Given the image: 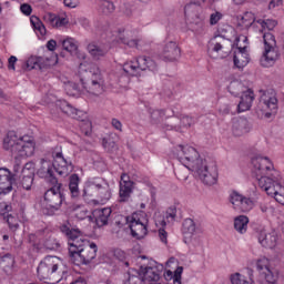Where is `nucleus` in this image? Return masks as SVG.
Listing matches in <instances>:
<instances>
[{
	"label": "nucleus",
	"mask_w": 284,
	"mask_h": 284,
	"mask_svg": "<svg viewBox=\"0 0 284 284\" xmlns=\"http://www.w3.org/2000/svg\"><path fill=\"white\" fill-rule=\"evenodd\" d=\"M18 59L17 57L14 55H11L9 59H8V70H16V63H17Z\"/></svg>",
	"instance_id": "obj_61"
},
{
	"label": "nucleus",
	"mask_w": 284,
	"mask_h": 284,
	"mask_svg": "<svg viewBox=\"0 0 284 284\" xmlns=\"http://www.w3.org/2000/svg\"><path fill=\"white\" fill-rule=\"evenodd\" d=\"M97 252H99V246L94 242H87L82 250H80L75 256L71 260L73 265H90L94 258H97Z\"/></svg>",
	"instance_id": "obj_13"
},
{
	"label": "nucleus",
	"mask_w": 284,
	"mask_h": 284,
	"mask_svg": "<svg viewBox=\"0 0 284 284\" xmlns=\"http://www.w3.org/2000/svg\"><path fill=\"white\" fill-rule=\"evenodd\" d=\"M111 125L112 128H114V130H118L119 132H123V124L116 118H113L111 120Z\"/></svg>",
	"instance_id": "obj_58"
},
{
	"label": "nucleus",
	"mask_w": 284,
	"mask_h": 284,
	"mask_svg": "<svg viewBox=\"0 0 284 284\" xmlns=\"http://www.w3.org/2000/svg\"><path fill=\"white\" fill-rule=\"evenodd\" d=\"M161 272H163V264H156V261H151L149 265L140 267V276L144 283H159L161 281Z\"/></svg>",
	"instance_id": "obj_16"
},
{
	"label": "nucleus",
	"mask_w": 284,
	"mask_h": 284,
	"mask_svg": "<svg viewBox=\"0 0 284 284\" xmlns=\"http://www.w3.org/2000/svg\"><path fill=\"white\" fill-rule=\"evenodd\" d=\"M183 274V266H178L174 271L173 283L181 284V275Z\"/></svg>",
	"instance_id": "obj_54"
},
{
	"label": "nucleus",
	"mask_w": 284,
	"mask_h": 284,
	"mask_svg": "<svg viewBox=\"0 0 284 284\" xmlns=\"http://www.w3.org/2000/svg\"><path fill=\"white\" fill-rule=\"evenodd\" d=\"M51 185L52 187L47 190L43 195L44 206L42 207V212L47 216H54V213L61 210V205H63V201H65V195H63L61 191L63 184L57 182V184Z\"/></svg>",
	"instance_id": "obj_4"
},
{
	"label": "nucleus",
	"mask_w": 284,
	"mask_h": 284,
	"mask_svg": "<svg viewBox=\"0 0 284 284\" xmlns=\"http://www.w3.org/2000/svg\"><path fill=\"white\" fill-rule=\"evenodd\" d=\"M34 183V171L28 169V164L22 169V176L20 178V184L23 190H32Z\"/></svg>",
	"instance_id": "obj_30"
},
{
	"label": "nucleus",
	"mask_w": 284,
	"mask_h": 284,
	"mask_svg": "<svg viewBox=\"0 0 284 284\" xmlns=\"http://www.w3.org/2000/svg\"><path fill=\"white\" fill-rule=\"evenodd\" d=\"M254 21H256V17H254L252 12H245L242 17V24L244 28H252Z\"/></svg>",
	"instance_id": "obj_44"
},
{
	"label": "nucleus",
	"mask_w": 284,
	"mask_h": 284,
	"mask_svg": "<svg viewBox=\"0 0 284 284\" xmlns=\"http://www.w3.org/2000/svg\"><path fill=\"white\" fill-rule=\"evenodd\" d=\"M0 264L2 265L3 272H6V274H10V272H12V267H14V257L12 254L7 253L0 257Z\"/></svg>",
	"instance_id": "obj_37"
},
{
	"label": "nucleus",
	"mask_w": 284,
	"mask_h": 284,
	"mask_svg": "<svg viewBox=\"0 0 284 284\" xmlns=\"http://www.w3.org/2000/svg\"><path fill=\"white\" fill-rule=\"evenodd\" d=\"M7 223L10 230H19V222L17 221V217L12 215H7Z\"/></svg>",
	"instance_id": "obj_52"
},
{
	"label": "nucleus",
	"mask_w": 284,
	"mask_h": 284,
	"mask_svg": "<svg viewBox=\"0 0 284 284\" xmlns=\"http://www.w3.org/2000/svg\"><path fill=\"white\" fill-rule=\"evenodd\" d=\"M138 275L132 274L131 272L128 273V280L125 284H143L145 281L141 276V271L135 272Z\"/></svg>",
	"instance_id": "obj_42"
},
{
	"label": "nucleus",
	"mask_w": 284,
	"mask_h": 284,
	"mask_svg": "<svg viewBox=\"0 0 284 284\" xmlns=\"http://www.w3.org/2000/svg\"><path fill=\"white\" fill-rule=\"evenodd\" d=\"M43 21L49 23L52 28H63V26H68L70 21L67 18H61L54 13H47L43 16Z\"/></svg>",
	"instance_id": "obj_31"
},
{
	"label": "nucleus",
	"mask_w": 284,
	"mask_h": 284,
	"mask_svg": "<svg viewBox=\"0 0 284 284\" xmlns=\"http://www.w3.org/2000/svg\"><path fill=\"white\" fill-rule=\"evenodd\" d=\"M122 43H124V45H129V48H138L139 47V41H136V40H126L125 38H122Z\"/></svg>",
	"instance_id": "obj_59"
},
{
	"label": "nucleus",
	"mask_w": 284,
	"mask_h": 284,
	"mask_svg": "<svg viewBox=\"0 0 284 284\" xmlns=\"http://www.w3.org/2000/svg\"><path fill=\"white\" fill-rule=\"evenodd\" d=\"M260 105L264 112H266V119H270V116H272V114H276V111L278 110V99L276 95L264 91L260 98ZM267 110H270V112H267Z\"/></svg>",
	"instance_id": "obj_21"
},
{
	"label": "nucleus",
	"mask_w": 284,
	"mask_h": 284,
	"mask_svg": "<svg viewBox=\"0 0 284 284\" xmlns=\"http://www.w3.org/2000/svg\"><path fill=\"white\" fill-rule=\"evenodd\" d=\"M101 10L103 14H112L115 10L114 2L103 0L101 3Z\"/></svg>",
	"instance_id": "obj_46"
},
{
	"label": "nucleus",
	"mask_w": 284,
	"mask_h": 284,
	"mask_svg": "<svg viewBox=\"0 0 284 284\" xmlns=\"http://www.w3.org/2000/svg\"><path fill=\"white\" fill-rule=\"evenodd\" d=\"M60 232L64 234L69 245V258L72 261L80 250H83L88 240L81 237V230L72 229V224L69 221L60 225Z\"/></svg>",
	"instance_id": "obj_5"
},
{
	"label": "nucleus",
	"mask_w": 284,
	"mask_h": 284,
	"mask_svg": "<svg viewBox=\"0 0 284 284\" xmlns=\"http://www.w3.org/2000/svg\"><path fill=\"white\" fill-rule=\"evenodd\" d=\"M43 58L31 57L26 62L27 70H41L43 65L41 64Z\"/></svg>",
	"instance_id": "obj_38"
},
{
	"label": "nucleus",
	"mask_w": 284,
	"mask_h": 284,
	"mask_svg": "<svg viewBox=\"0 0 284 284\" xmlns=\"http://www.w3.org/2000/svg\"><path fill=\"white\" fill-rule=\"evenodd\" d=\"M250 121L245 118H240L233 122V134L234 136H243L250 132Z\"/></svg>",
	"instance_id": "obj_28"
},
{
	"label": "nucleus",
	"mask_w": 284,
	"mask_h": 284,
	"mask_svg": "<svg viewBox=\"0 0 284 284\" xmlns=\"http://www.w3.org/2000/svg\"><path fill=\"white\" fill-rule=\"evenodd\" d=\"M132 185H134V182L130 181V176L123 173L120 181V203L130 201V195L132 194Z\"/></svg>",
	"instance_id": "obj_24"
},
{
	"label": "nucleus",
	"mask_w": 284,
	"mask_h": 284,
	"mask_svg": "<svg viewBox=\"0 0 284 284\" xmlns=\"http://www.w3.org/2000/svg\"><path fill=\"white\" fill-rule=\"evenodd\" d=\"M8 212H12V205L0 202V214H8Z\"/></svg>",
	"instance_id": "obj_57"
},
{
	"label": "nucleus",
	"mask_w": 284,
	"mask_h": 284,
	"mask_svg": "<svg viewBox=\"0 0 284 284\" xmlns=\"http://www.w3.org/2000/svg\"><path fill=\"white\" fill-rule=\"evenodd\" d=\"M125 219L133 239L141 240L148 236V220H141L136 213H133L131 216H126Z\"/></svg>",
	"instance_id": "obj_14"
},
{
	"label": "nucleus",
	"mask_w": 284,
	"mask_h": 284,
	"mask_svg": "<svg viewBox=\"0 0 284 284\" xmlns=\"http://www.w3.org/2000/svg\"><path fill=\"white\" fill-rule=\"evenodd\" d=\"M87 50L93 59H99L100 57H105L108 54V50L105 48L99 47L94 42L89 43Z\"/></svg>",
	"instance_id": "obj_36"
},
{
	"label": "nucleus",
	"mask_w": 284,
	"mask_h": 284,
	"mask_svg": "<svg viewBox=\"0 0 284 284\" xmlns=\"http://www.w3.org/2000/svg\"><path fill=\"white\" fill-rule=\"evenodd\" d=\"M256 268L260 272L262 278H264L263 284H276L278 275L273 273L270 268V260L267 257H262L256 262Z\"/></svg>",
	"instance_id": "obj_20"
},
{
	"label": "nucleus",
	"mask_w": 284,
	"mask_h": 284,
	"mask_svg": "<svg viewBox=\"0 0 284 284\" xmlns=\"http://www.w3.org/2000/svg\"><path fill=\"white\" fill-rule=\"evenodd\" d=\"M178 152H181L178 153L180 163H183L184 168L191 170V172L199 170V165H202V163L205 161L200 158L199 151L190 145H179Z\"/></svg>",
	"instance_id": "obj_10"
},
{
	"label": "nucleus",
	"mask_w": 284,
	"mask_h": 284,
	"mask_svg": "<svg viewBox=\"0 0 284 284\" xmlns=\"http://www.w3.org/2000/svg\"><path fill=\"white\" fill-rule=\"evenodd\" d=\"M51 156L53 159L52 164L47 163L42 165L38 170V176H40V179H47L49 183L53 185L59 183V180L54 176V171L59 176L65 178L74 170V165H72V162H68V160L63 158L61 146H55L51 152Z\"/></svg>",
	"instance_id": "obj_1"
},
{
	"label": "nucleus",
	"mask_w": 284,
	"mask_h": 284,
	"mask_svg": "<svg viewBox=\"0 0 284 284\" xmlns=\"http://www.w3.org/2000/svg\"><path fill=\"white\" fill-rule=\"evenodd\" d=\"M250 223V217L245 215H239L234 219V230L240 234H245L247 232V224Z\"/></svg>",
	"instance_id": "obj_35"
},
{
	"label": "nucleus",
	"mask_w": 284,
	"mask_h": 284,
	"mask_svg": "<svg viewBox=\"0 0 284 284\" xmlns=\"http://www.w3.org/2000/svg\"><path fill=\"white\" fill-rule=\"evenodd\" d=\"M258 183V187L264 190L268 196H273L277 203L284 205V194L278 192L282 190L281 183L278 182V176L271 174V175H262L255 178Z\"/></svg>",
	"instance_id": "obj_9"
},
{
	"label": "nucleus",
	"mask_w": 284,
	"mask_h": 284,
	"mask_svg": "<svg viewBox=\"0 0 284 284\" xmlns=\"http://www.w3.org/2000/svg\"><path fill=\"white\" fill-rule=\"evenodd\" d=\"M257 23L262 26V28H266V30H274L276 26H278V22L274 19H266V20H257Z\"/></svg>",
	"instance_id": "obj_45"
},
{
	"label": "nucleus",
	"mask_w": 284,
	"mask_h": 284,
	"mask_svg": "<svg viewBox=\"0 0 284 284\" xmlns=\"http://www.w3.org/2000/svg\"><path fill=\"white\" fill-rule=\"evenodd\" d=\"M63 3L67 8H77L79 0H64Z\"/></svg>",
	"instance_id": "obj_63"
},
{
	"label": "nucleus",
	"mask_w": 284,
	"mask_h": 284,
	"mask_svg": "<svg viewBox=\"0 0 284 284\" xmlns=\"http://www.w3.org/2000/svg\"><path fill=\"white\" fill-rule=\"evenodd\" d=\"M111 214H112V209H108V207L94 211L95 224L99 227H103L108 225V221H110Z\"/></svg>",
	"instance_id": "obj_33"
},
{
	"label": "nucleus",
	"mask_w": 284,
	"mask_h": 284,
	"mask_svg": "<svg viewBox=\"0 0 284 284\" xmlns=\"http://www.w3.org/2000/svg\"><path fill=\"white\" fill-rule=\"evenodd\" d=\"M196 123V120L194 118H190L189 115H184L181 118V124L183 128H192Z\"/></svg>",
	"instance_id": "obj_51"
},
{
	"label": "nucleus",
	"mask_w": 284,
	"mask_h": 284,
	"mask_svg": "<svg viewBox=\"0 0 284 284\" xmlns=\"http://www.w3.org/2000/svg\"><path fill=\"white\" fill-rule=\"evenodd\" d=\"M58 105L63 114H67V116H70L71 119H75V121H81V114H83V112L72 106L68 101L62 100Z\"/></svg>",
	"instance_id": "obj_27"
},
{
	"label": "nucleus",
	"mask_w": 284,
	"mask_h": 284,
	"mask_svg": "<svg viewBox=\"0 0 284 284\" xmlns=\"http://www.w3.org/2000/svg\"><path fill=\"white\" fill-rule=\"evenodd\" d=\"M150 70L151 72L159 71V64L152 58L139 55L135 60L123 64V71L130 77H141V72Z\"/></svg>",
	"instance_id": "obj_8"
},
{
	"label": "nucleus",
	"mask_w": 284,
	"mask_h": 284,
	"mask_svg": "<svg viewBox=\"0 0 284 284\" xmlns=\"http://www.w3.org/2000/svg\"><path fill=\"white\" fill-rule=\"evenodd\" d=\"M241 41H243V43H247V37L239 36L235 39V45L237 50L234 52L233 63L239 70H242V68H245V65L250 63V53H247V45L239 44L241 43Z\"/></svg>",
	"instance_id": "obj_15"
},
{
	"label": "nucleus",
	"mask_w": 284,
	"mask_h": 284,
	"mask_svg": "<svg viewBox=\"0 0 284 284\" xmlns=\"http://www.w3.org/2000/svg\"><path fill=\"white\" fill-rule=\"evenodd\" d=\"M31 26H33V29L36 32H39L41 37H44L47 30H45V24L39 19V17L32 16L30 18Z\"/></svg>",
	"instance_id": "obj_39"
},
{
	"label": "nucleus",
	"mask_w": 284,
	"mask_h": 284,
	"mask_svg": "<svg viewBox=\"0 0 284 284\" xmlns=\"http://www.w3.org/2000/svg\"><path fill=\"white\" fill-rule=\"evenodd\" d=\"M253 163V176L261 178V176H270L272 171L274 170V164L267 158H255L252 160Z\"/></svg>",
	"instance_id": "obj_18"
},
{
	"label": "nucleus",
	"mask_w": 284,
	"mask_h": 284,
	"mask_svg": "<svg viewBox=\"0 0 284 284\" xmlns=\"http://www.w3.org/2000/svg\"><path fill=\"white\" fill-rule=\"evenodd\" d=\"M48 236V239L44 241L43 246L45 250H59L61 247V244L57 242V239L52 237V234L50 233V230L48 229H42L37 231L38 236Z\"/></svg>",
	"instance_id": "obj_29"
},
{
	"label": "nucleus",
	"mask_w": 284,
	"mask_h": 284,
	"mask_svg": "<svg viewBox=\"0 0 284 284\" xmlns=\"http://www.w3.org/2000/svg\"><path fill=\"white\" fill-rule=\"evenodd\" d=\"M223 19V13L216 11L215 13H212L210 16V24L211 26H216V23H219L220 20Z\"/></svg>",
	"instance_id": "obj_53"
},
{
	"label": "nucleus",
	"mask_w": 284,
	"mask_h": 284,
	"mask_svg": "<svg viewBox=\"0 0 284 284\" xmlns=\"http://www.w3.org/2000/svg\"><path fill=\"white\" fill-rule=\"evenodd\" d=\"M159 237L164 245H168V233L164 231V229H159Z\"/></svg>",
	"instance_id": "obj_60"
},
{
	"label": "nucleus",
	"mask_w": 284,
	"mask_h": 284,
	"mask_svg": "<svg viewBox=\"0 0 284 284\" xmlns=\"http://www.w3.org/2000/svg\"><path fill=\"white\" fill-rule=\"evenodd\" d=\"M182 232L183 234H189L190 236H192L194 232H196V224L194 223V220L192 219L184 220L182 224Z\"/></svg>",
	"instance_id": "obj_40"
},
{
	"label": "nucleus",
	"mask_w": 284,
	"mask_h": 284,
	"mask_svg": "<svg viewBox=\"0 0 284 284\" xmlns=\"http://www.w3.org/2000/svg\"><path fill=\"white\" fill-rule=\"evenodd\" d=\"M112 254L114 258H116L118 261H121L122 263L123 261H125V258H128V254H125V251L121 248H113Z\"/></svg>",
	"instance_id": "obj_50"
},
{
	"label": "nucleus",
	"mask_w": 284,
	"mask_h": 284,
	"mask_svg": "<svg viewBox=\"0 0 284 284\" xmlns=\"http://www.w3.org/2000/svg\"><path fill=\"white\" fill-rule=\"evenodd\" d=\"M14 156V162H13V172L17 174L21 172V155L13 154Z\"/></svg>",
	"instance_id": "obj_55"
},
{
	"label": "nucleus",
	"mask_w": 284,
	"mask_h": 284,
	"mask_svg": "<svg viewBox=\"0 0 284 284\" xmlns=\"http://www.w3.org/2000/svg\"><path fill=\"white\" fill-rule=\"evenodd\" d=\"M276 241L277 236L274 233L267 234L265 231L260 232L258 243H261L263 247H268L272 250V247H276Z\"/></svg>",
	"instance_id": "obj_32"
},
{
	"label": "nucleus",
	"mask_w": 284,
	"mask_h": 284,
	"mask_svg": "<svg viewBox=\"0 0 284 284\" xmlns=\"http://www.w3.org/2000/svg\"><path fill=\"white\" fill-rule=\"evenodd\" d=\"M62 48L67 52H77L79 45H77V41L73 38H67L64 41H62Z\"/></svg>",
	"instance_id": "obj_41"
},
{
	"label": "nucleus",
	"mask_w": 284,
	"mask_h": 284,
	"mask_svg": "<svg viewBox=\"0 0 284 284\" xmlns=\"http://www.w3.org/2000/svg\"><path fill=\"white\" fill-rule=\"evenodd\" d=\"M230 202L234 210H237L239 212H250L254 207V201H252V199L246 197L236 191L231 193Z\"/></svg>",
	"instance_id": "obj_19"
},
{
	"label": "nucleus",
	"mask_w": 284,
	"mask_h": 284,
	"mask_svg": "<svg viewBox=\"0 0 284 284\" xmlns=\"http://www.w3.org/2000/svg\"><path fill=\"white\" fill-rule=\"evenodd\" d=\"M20 10L22 14H26V17H30L32 14V6L28 3H23L20 6Z\"/></svg>",
	"instance_id": "obj_56"
},
{
	"label": "nucleus",
	"mask_w": 284,
	"mask_h": 284,
	"mask_svg": "<svg viewBox=\"0 0 284 284\" xmlns=\"http://www.w3.org/2000/svg\"><path fill=\"white\" fill-rule=\"evenodd\" d=\"M14 184V174L8 169H0V196H6L12 192Z\"/></svg>",
	"instance_id": "obj_22"
},
{
	"label": "nucleus",
	"mask_w": 284,
	"mask_h": 284,
	"mask_svg": "<svg viewBox=\"0 0 284 284\" xmlns=\"http://www.w3.org/2000/svg\"><path fill=\"white\" fill-rule=\"evenodd\" d=\"M38 278L44 283L57 284L61 281V271H59V258L57 256L45 257L38 266Z\"/></svg>",
	"instance_id": "obj_6"
},
{
	"label": "nucleus",
	"mask_w": 284,
	"mask_h": 284,
	"mask_svg": "<svg viewBox=\"0 0 284 284\" xmlns=\"http://www.w3.org/2000/svg\"><path fill=\"white\" fill-rule=\"evenodd\" d=\"M165 219L168 223H174L176 221V206H170L165 212Z\"/></svg>",
	"instance_id": "obj_48"
},
{
	"label": "nucleus",
	"mask_w": 284,
	"mask_h": 284,
	"mask_svg": "<svg viewBox=\"0 0 284 284\" xmlns=\"http://www.w3.org/2000/svg\"><path fill=\"white\" fill-rule=\"evenodd\" d=\"M201 7L196 3H189L184 7L185 19L189 26H191V30H193V32H201L205 26L203 16L199 13Z\"/></svg>",
	"instance_id": "obj_11"
},
{
	"label": "nucleus",
	"mask_w": 284,
	"mask_h": 284,
	"mask_svg": "<svg viewBox=\"0 0 284 284\" xmlns=\"http://www.w3.org/2000/svg\"><path fill=\"white\" fill-rule=\"evenodd\" d=\"M193 172L197 174L204 185H215L216 181H219V169L214 162L207 163L204 160L202 165H199V170H193Z\"/></svg>",
	"instance_id": "obj_12"
},
{
	"label": "nucleus",
	"mask_w": 284,
	"mask_h": 284,
	"mask_svg": "<svg viewBox=\"0 0 284 284\" xmlns=\"http://www.w3.org/2000/svg\"><path fill=\"white\" fill-rule=\"evenodd\" d=\"M252 103H254V91L247 89L242 92L241 100L237 104V112H247L252 108Z\"/></svg>",
	"instance_id": "obj_26"
},
{
	"label": "nucleus",
	"mask_w": 284,
	"mask_h": 284,
	"mask_svg": "<svg viewBox=\"0 0 284 284\" xmlns=\"http://www.w3.org/2000/svg\"><path fill=\"white\" fill-rule=\"evenodd\" d=\"M2 148L12 155L32 156V154H34V142L32 140L24 141L23 138H19L14 131L7 133L2 142Z\"/></svg>",
	"instance_id": "obj_3"
},
{
	"label": "nucleus",
	"mask_w": 284,
	"mask_h": 284,
	"mask_svg": "<svg viewBox=\"0 0 284 284\" xmlns=\"http://www.w3.org/2000/svg\"><path fill=\"white\" fill-rule=\"evenodd\" d=\"M264 49L265 48H276V38L271 32L263 34Z\"/></svg>",
	"instance_id": "obj_43"
},
{
	"label": "nucleus",
	"mask_w": 284,
	"mask_h": 284,
	"mask_svg": "<svg viewBox=\"0 0 284 284\" xmlns=\"http://www.w3.org/2000/svg\"><path fill=\"white\" fill-rule=\"evenodd\" d=\"M47 48H48V50H50V52H54L57 50V41L49 40L47 43Z\"/></svg>",
	"instance_id": "obj_64"
},
{
	"label": "nucleus",
	"mask_w": 284,
	"mask_h": 284,
	"mask_svg": "<svg viewBox=\"0 0 284 284\" xmlns=\"http://www.w3.org/2000/svg\"><path fill=\"white\" fill-rule=\"evenodd\" d=\"M278 6H283V0H271L268 2V10H274V8H278Z\"/></svg>",
	"instance_id": "obj_62"
},
{
	"label": "nucleus",
	"mask_w": 284,
	"mask_h": 284,
	"mask_svg": "<svg viewBox=\"0 0 284 284\" xmlns=\"http://www.w3.org/2000/svg\"><path fill=\"white\" fill-rule=\"evenodd\" d=\"M181 58V49L176 42L170 41L163 48V51L160 55L162 61H176V59Z\"/></svg>",
	"instance_id": "obj_23"
},
{
	"label": "nucleus",
	"mask_w": 284,
	"mask_h": 284,
	"mask_svg": "<svg viewBox=\"0 0 284 284\" xmlns=\"http://www.w3.org/2000/svg\"><path fill=\"white\" fill-rule=\"evenodd\" d=\"M233 45L234 44H232V40L225 38V34L221 33L211 39L209 42V50H212L217 54L220 52L222 58H225L230 54V52H232Z\"/></svg>",
	"instance_id": "obj_17"
},
{
	"label": "nucleus",
	"mask_w": 284,
	"mask_h": 284,
	"mask_svg": "<svg viewBox=\"0 0 284 284\" xmlns=\"http://www.w3.org/2000/svg\"><path fill=\"white\" fill-rule=\"evenodd\" d=\"M81 196L85 203H92L94 199H98L100 203H108L112 199V190L108 181L97 178L85 184Z\"/></svg>",
	"instance_id": "obj_2"
},
{
	"label": "nucleus",
	"mask_w": 284,
	"mask_h": 284,
	"mask_svg": "<svg viewBox=\"0 0 284 284\" xmlns=\"http://www.w3.org/2000/svg\"><path fill=\"white\" fill-rule=\"evenodd\" d=\"M231 283L232 284H250L247 280L241 273H235L231 275Z\"/></svg>",
	"instance_id": "obj_49"
},
{
	"label": "nucleus",
	"mask_w": 284,
	"mask_h": 284,
	"mask_svg": "<svg viewBox=\"0 0 284 284\" xmlns=\"http://www.w3.org/2000/svg\"><path fill=\"white\" fill-rule=\"evenodd\" d=\"M80 81L89 94H94L95 97L103 94L105 81L103 80V74H101L99 67H91L90 71H87V77L81 78Z\"/></svg>",
	"instance_id": "obj_7"
},
{
	"label": "nucleus",
	"mask_w": 284,
	"mask_h": 284,
	"mask_svg": "<svg viewBox=\"0 0 284 284\" xmlns=\"http://www.w3.org/2000/svg\"><path fill=\"white\" fill-rule=\"evenodd\" d=\"M79 183H81V178H79V174H71L69 178V190L72 199H79L81 194V191H79Z\"/></svg>",
	"instance_id": "obj_34"
},
{
	"label": "nucleus",
	"mask_w": 284,
	"mask_h": 284,
	"mask_svg": "<svg viewBox=\"0 0 284 284\" xmlns=\"http://www.w3.org/2000/svg\"><path fill=\"white\" fill-rule=\"evenodd\" d=\"M281 58V53L278 52V48H265L263 55L260 60L261 65L263 68H272L276 61Z\"/></svg>",
	"instance_id": "obj_25"
},
{
	"label": "nucleus",
	"mask_w": 284,
	"mask_h": 284,
	"mask_svg": "<svg viewBox=\"0 0 284 284\" xmlns=\"http://www.w3.org/2000/svg\"><path fill=\"white\" fill-rule=\"evenodd\" d=\"M151 119H152L153 123H161V121H163V119H165V111L164 110H154L151 113Z\"/></svg>",
	"instance_id": "obj_47"
}]
</instances>
